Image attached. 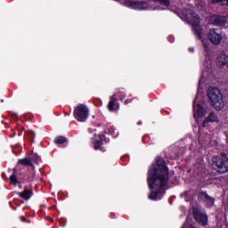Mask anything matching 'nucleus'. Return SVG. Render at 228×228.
Wrapping results in <instances>:
<instances>
[{
  "label": "nucleus",
  "instance_id": "obj_1",
  "mask_svg": "<svg viewBox=\"0 0 228 228\" xmlns=\"http://www.w3.org/2000/svg\"><path fill=\"white\" fill-rule=\"evenodd\" d=\"M168 183V167L163 159H158L156 165L149 171L148 183L151 190L149 199L156 200L158 195L163 192V188Z\"/></svg>",
  "mask_w": 228,
  "mask_h": 228
},
{
  "label": "nucleus",
  "instance_id": "obj_2",
  "mask_svg": "<svg viewBox=\"0 0 228 228\" xmlns=\"http://www.w3.org/2000/svg\"><path fill=\"white\" fill-rule=\"evenodd\" d=\"M208 97L211 102V105L215 110L220 111L224 106V94L220 92V89L216 87H209L208 90Z\"/></svg>",
  "mask_w": 228,
  "mask_h": 228
},
{
  "label": "nucleus",
  "instance_id": "obj_3",
  "mask_svg": "<svg viewBox=\"0 0 228 228\" xmlns=\"http://www.w3.org/2000/svg\"><path fill=\"white\" fill-rule=\"evenodd\" d=\"M188 24L192 26L195 35H197L198 38H200V35H202V28L200 27V18L192 11H187L183 13Z\"/></svg>",
  "mask_w": 228,
  "mask_h": 228
},
{
  "label": "nucleus",
  "instance_id": "obj_4",
  "mask_svg": "<svg viewBox=\"0 0 228 228\" xmlns=\"http://www.w3.org/2000/svg\"><path fill=\"white\" fill-rule=\"evenodd\" d=\"M212 167L214 170L224 174L228 172V159L226 156L214 157L212 159Z\"/></svg>",
  "mask_w": 228,
  "mask_h": 228
},
{
  "label": "nucleus",
  "instance_id": "obj_5",
  "mask_svg": "<svg viewBox=\"0 0 228 228\" xmlns=\"http://www.w3.org/2000/svg\"><path fill=\"white\" fill-rule=\"evenodd\" d=\"M73 115L77 122H86V105L78 104L75 108Z\"/></svg>",
  "mask_w": 228,
  "mask_h": 228
},
{
  "label": "nucleus",
  "instance_id": "obj_6",
  "mask_svg": "<svg viewBox=\"0 0 228 228\" xmlns=\"http://www.w3.org/2000/svg\"><path fill=\"white\" fill-rule=\"evenodd\" d=\"M192 211L193 216L198 224L200 225H208V216L206 214L197 208H193Z\"/></svg>",
  "mask_w": 228,
  "mask_h": 228
},
{
  "label": "nucleus",
  "instance_id": "obj_7",
  "mask_svg": "<svg viewBox=\"0 0 228 228\" xmlns=\"http://www.w3.org/2000/svg\"><path fill=\"white\" fill-rule=\"evenodd\" d=\"M209 24L213 26H225L227 23V16L212 15L208 20Z\"/></svg>",
  "mask_w": 228,
  "mask_h": 228
},
{
  "label": "nucleus",
  "instance_id": "obj_8",
  "mask_svg": "<svg viewBox=\"0 0 228 228\" xmlns=\"http://www.w3.org/2000/svg\"><path fill=\"white\" fill-rule=\"evenodd\" d=\"M208 38L211 44H214V45H218V44L222 42L224 37H222V34L217 33L216 30L211 29L208 34Z\"/></svg>",
  "mask_w": 228,
  "mask_h": 228
},
{
  "label": "nucleus",
  "instance_id": "obj_9",
  "mask_svg": "<svg viewBox=\"0 0 228 228\" xmlns=\"http://www.w3.org/2000/svg\"><path fill=\"white\" fill-rule=\"evenodd\" d=\"M200 200H203L207 206L211 207L215 205V198L208 195L206 192H200L199 195Z\"/></svg>",
  "mask_w": 228,
  "mask_h": 228
},
{
  "label": "nucleus",
  "instance_id": "obj_10",
  "mask_svg": "<svg viewBox=\"0 0 228 228\" xmlns=\"http://www.w3.org/2000/svg\"><path fill=\"white\" fill-rule=\"evenodd\" d=\"M217 65L220 69H228V55L225 53H221L217 58Z\"/></svg>",
  "mask_w": 228,
  "mask_h": 228
},
{
  "label": "nucleus",
  "instance_id": "obj_11",
  "mask_svg": "<svg viewBox=\"0 0 228 228\" xmlns=\"http://www.w3.org/2000/svg\"><path fill=\"white\" fill-rule=\"evenodd\" d=\"M128 4L129 6L134 8V10H147V8H149V4H147L146 2H129Z\"/></svg>",
  "mask_w": 228,
  "mask_h": 228
},
{
  "label": "nucleus",
  "instance_id": "obj_12",
  "mask_svg": "<svg viewBox=\"0 0 228 228\" xmlns=\"http://www.w3.org/2000/svg\"><path fill=\"white\" fill-rule=\"evenodd\" d=\"M208 122H218V116L215 112H210L208 117L203 121V127H208Z\"/></svg>",
  "mask_w": 228,
  "mask_h": 228
},
{
  "label": "nucleus",
  "instance_id": "obj_13",
  "mask_svg": "<svg viewBox=\"0 0 228 228\" xmlns=\"http://www.w3.org/2000/svg\"><path fill=\"white\" fill-rule=\"evenodd\" d=\"M19 196L25 200H29V199H31L33 196V191L25 189L24 191L19 193Z\"/></svg>",
  "mask_w": 228,
  "mask_h": 228
},
{
  "label": "nucleus",
  "instance_id": "obj_14",
  "mask_svg": "<svg viewBox=\"0 0 228 228\" xmlns=\"http://www.w3.org/2000/svg\"><path fill=\"white\" fill-rule=\"evenodd\" d=\"M115 102H117V99L115 97H110V101L109 102V110L110 111H115Z\"/></svg>",
  "mask_w": 228,
  "mask_h": 228
},
{
  "label": "nucleus",
  "instance_id": "obj_15",
  "mask_svg": "<svg viewBox=\"0 0 228 228\" xmlns=\"http://www.w3.org/2000/svg\"><path fill=\"white\" fill-rule=\"evenodd\" d=\"M18 163L19 165H26L28 167H33V164H31V160H29V159L28 158L20 159Z\"/></svg>",
  "mask_w": 228,
  "mask_h": 228
},
{
  "label": "nucleus",
  "instance_id": "obj_16",
  "mask_svg": "<svg viewBox=\"0 0 228 228\" xmlns=\"http://www.w3.org/2000/svg\"><path fill=\"white\" fill-rule=\"evenodd\" d=\"M10 182L11 184H13V186H17V184H19V180H17V175H12L10 176Z\"/></svg>",
  "mask_w": 228,
  "mask_h": 228
},
{
  "label": "nucleus",
  "instance_id": "obj_17",
  "mask_svg": "<svg viewBox=\"0 0 228 228\" xmlns=\"http://www.w3.org/2000/svg\"><path fill=\"white\" fill-rule=\"evenodd\" d=\"M154 3H159L164 6H170V0H153Z\"/></svg>",
  "mask_w": 228,
  "mask_h": 228
},
{
  "label": "nucleus",
  "instance_id": "obj_18",
  "mask_svg": "<svg viewBox=\"0 0 228 228\" xmlns=\"http://www.w3.org/2000/svg\"><path fill=\"white\" fill-rule=\"evenodd\" d=\"M55 143H65V142H67V139L63 136H59L54 140Z\"/></svg>",
  "mask_w": 228,
  "mask_h": 228
},
{
  "label": "nucleus",
  "instance_id": "obj_19",
  "mask_svg": "<svg viewBox=\"0 0 228 228\" xmlns=\"http://www.w3.org/2000/svg\"><path fill=\"white\" fill-rule=\"evenodd\" d=\"M101 145H102V137H99V140L94 142V149H101Z\"/></svg>",
  "mask_w": 228,
  "mask_h": 228
},
{
  "label": "nucleus",
  "instance_id": "obj_20",
  "mask_svg": "<svg viewBox=\"0 0 228 228\" xmlns=\"http://www.w3.org/2000/svg\"><path fill=\"white\" fill-rule=\"evenodd\" d=\"M197 113L199 117H202L203 115H206V110H204V108L200 107V105H198Z\"/></svg>",
  "mask_w": 228,
  "mask_h": 228
},
{
  "label": "nucleus",
  "instance_id": "obj_21",
  "mask_svg": "<svg viewBox=\"0 0 228 228\" xmlns=\"http://www.w3.org/2000/svg\"><path fill=\"white\" fill-rule=\"evenodd\" d=\"M212 3H223L224 6H228V0H212Z\"/></svg>",
  "mask_w": 228,
  "mask_h": 228
},
{
  "label": "nucleus",
  "instance_id": "obj_22",
  "mask_svg": "<svg viewBox=\"0 0 228 228\" xmlns=\"http://www.w3.org/2000/svg\"><path fill=\"white\" fill-rule=\"evenodd\" d=\"M31 134H33V132H30Z\"/></svg>",
  "mask_w": 228,
  "mask_h": 228
}]
</instances>
